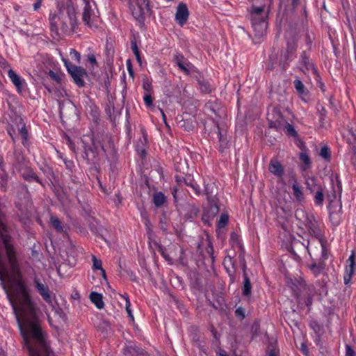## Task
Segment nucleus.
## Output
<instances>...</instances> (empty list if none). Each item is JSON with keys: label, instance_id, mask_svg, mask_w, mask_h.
Instances as JSON below:
<instances>
[{"label": "nucleus", "instance_id": "3c124183", "mask_svg": "<svg viewBox=\"0 0 356 356\" xmlns=\"http://www.w3.org/2000/svg\"><path fill=\"white\" fill-rule=\"evenodd\" d=\"M143 88L146 93H149L152 90V83L147 77L143 79Z\"/></svg>", "mask_w": 356, "mask_h": 356}, {"label": "nucleus", "instance_id": "e433bc0d", "mask_svg": "<svg viewBox=\"0 0 356 356\" xmlns=\"http://www.w3.org/2000/svg\"><path fill=\"white\" fill-rule=\"evenodd\" d=\"M307 188L313 193L317 191L318 187H321V185H318L314 178H309L306 181Z\"/></svg>", "mask_w": 356, "mask_h": 356}, {"label": "nucleus", "instance_id": "9b49d317", "mask_svg": "<svg viewBox=\"0 0 356 356\" xmlns=\"http://www.w3.org/2000/svg\"><path fill=\"white\" fill-rule=\"evenodd\" d=\"M219 212L218 200L213 202H208V207L204 209L202 220L204 224L209 225L210 221L217 216Z\"/></svg>", "mask_w": 356, "mask_h": 356}, {"label": "nucleus", "instance_id": "774afa93", "mask_svg": "<svg viewBox=\"0 0 356 356\" xmlns=\"http://www.w3.org/2000/svg\"><path fill=\"white\" fill-rule=\"evenodd\" d=\"M42 1L43 0H36L33 3V7L35 11H38L40 8Z\"/></svg>", "mask_w": 356, "mask_h": 356}, {"label": "nucleus", "instance_id": "bf43d9fd", "mask_svg": "<svg viewBox=\"0 0 356 356\" xmlns=\"http://www.w3.org/2000/svg\"><path fill=\"white\" fill-rule=\"evenodd\" d=\"M346 356H356L355 352L350 345H346Z\"/></svg>", "mask_w": 356, "mask_h": 356}, {"label": "nucleus", "instance_id": "393cba45", "mask_svg": "<svg viewBox=\"0 0 356 356\" xmlns=\"http://www.w3.org/2000/svg\"><path fill=\"white\" fill-rule=\"evenodd\" d=\"M152 202L156 207H161L166 202V197L162 192L155 193L153 194Z\"/></svg>", "mask_w": 356, "mask_h": 356}, {"label": "nucleus", "instance_id": "a878e982", "mask_svg": "<svg viewBox=\"0 0 356 356\" xmlns=\"http://www.w3.org/2000/svg\"><path fill=\"white\" fill-rule=\"evenodd\" d=\"M186 185L190 186L197 195H200L202 194L200 186L191 175H188V179H186Z\"/></svg>", "mask_w": 356, "mask_h": 356}, {"label": "nucleus", "instance_id": "473e14b6", "mask_svg": "<svg viewBox=\"0 0 356 356\" xmlns=\"http://www.w3.org/2000/svg\"><path fill=\"white\" fill-rule=\"evenodd\" d=\"M198 84L201 92L209 94L211 92V86L210 83L204 79H199Z\"/></svg>", "mask_w": 356, "mask_h": 356}, {"label": "nucleus", "instance_id": "2f4dec72", "mask_svg": "<svg viewBox=\"0 0 356 356\" xmlns=\"http://www.w3.org/2000/svg\"><path fill=\"white\" fill-rule=\"evenodd\" d=\"M50 222L52 227L56 229L57 232L62 233L64 232L63 227L60 220L55 216H51Z\"/></svg>", "mask_w": 356, "mask_h": 356}, {"label": "nucleus", "instance_id": "c03bdc74", "mask_svg": "<svg viewBox=\"0 0 356 356\" xmlns=\"http://www.w3.org/2000/svg\"><path fill=\"white\" fill-rule=\"evenodd\" d=\"M19 124L22 125L21 127H18L19 132L21 134L23 139L26 140L28 138V131L26 128L25 124L23 122V120L20 119Z\"/></svg>", "mask_w": 356, "mask_h": 356}, {"label": "nucleus", "instance_id": "c756f323", "mask_svg": "<svg viewBox=\"0 0 356 356\" xmlns=\"http://www.w3.org/2000/svg\"><path fill=\"white\" fill-rule=\"evenodd\" d=\"M243 277H244V282H243L242 294L244 296H248L250 295L251 290H252L250 280L249 277L248 276L247 273H244Z\"/></svg>", "mask_w": 356, "mask_h": 356}, {"label": "nucleus", "instance_id": "9d476101", "mask_svg": "<svg viewBox=\"0 0 356 356\" xmlns=\"http://www.w3.org/2000/svg\"><path fill=\"white\" fill-rule=\"evenodd\" d=\"M297 47V43L294 39L289 40L287 41L286 50L282 54V58L280 60L283 65V69H285L289 63L294 58Z\"/></svg>", "mask_w": 356, "mask_h": 356}, {"label": "nucleus", "instance_id": "37998d69", "mask_svg": "<svg viewBox=\"0 0 356 356\" xmlns=\"http://www.w3.org/2000/svg\"><path fill=\"white\" fill-rule=\"evenodd\" d=\"M47 74L49 76V77L52 80L56 81L57 83H58V84L61 83L63 74L60 72H54L53 70H49Z\"/></svg>", "mask_w": 356, "mask_h": 356}, {"label": "nucleus", "instance_id": "79ce46f5", "mask_svg": "<svg viewBox=\"0 0 356 356\" xmlns=\"http://www.w3.org/2000/svg\"><path fill=\"white\" fill-rule=\"evenodd\" d=\"M319 155L326 161H330L331 158L330 149L327 145H324L321 147Z\"/></svg>", "mask_w": 356, "mask_h": 356}, {"label": "nucleus", "instance_id": "7c9ffc66", "mask_svg": "<svg viewBox=\"0 0 356 356\" xmlns=\"http://www.w3.org/2000/svg\"><path fill=\"white\" fill-rule=\"evenodd\" d=\"M276 341L273 339L269 340L268 348L266 350L267 356H277L279 353V350L276 348Z\"/></svg>", "mask_w": 356, "mask_h": 356}, {"label": "nucleus", "instance_id": "58836bf2", "mask_svg": "<svg viewBox=\"0 0 356 356\" xmlns=\"http://www.w3.org/2000/svg\"><path fill=\"white\" fill-rule=\"evenodd\" d=\"M317 110H318V115L319 117L320 123L323 126L325 122V121L327 118V111H326L325 107L323 106L322 105H318Z\"/></svg>", "mask_w": 356, "mask_h": 356}, {"label": "nucleus", "instance_id": "338daca9", "mask_svg": "<svg viewBox=\"0 0 356 356\" xmlns=\"http://www.w3.org/2000/svg\"><path fill=\"white\" fill-rule=\"evenodd\" d=\"M64 163H65L66 168L67 170L72 171L74 166L73 161H69V160H64Z\"/></svg>", "mask_w": 356, "mask_h": 356}, {"label": "nucleus", "instance_id": "4c0bfd02", "mask_svg": "<svg viewBox=\"0 0 356 356\" xmlns=\"http://www.w3.org/2000/svg\"><path fill=\"white\" fill-rule=\"evenodd\" d=\"M131 49H132L134 55L136 56L138 63H139L140 65H141L142 59H141V56H140V53L139 51V49L138 48L137 43H136V41L135 39H134L131 41Z\"/></svg>", "mask_w": 356, "mask_h": 356}, {"label": "nucleus", "instance_id": "aec40b11", "mask_svg": "<svg viewBox=\"0 0 356 356\" xmlns=\"http://www.w3.org/2000/svg\"><path fill=\"white\" fill-rule=\"evenodd\" d=\"M217 129L220 143V150L223 152V150L228 147L229 140L227 139L225 131L221 130L218 125H217Z\"/></svg>", "mask_w": 356, "mask_h": 356}, {"label": "nucleus", "instance_id": "7ed1b4c3", "mask_svg": "<svg viewBox=\"0 0 356 356\" xmlns=\"http://www.w3.org/2000/svg\"><path fill=\"white\" fill-rule=\"evenodd\" d=\"M12 234V229L6 224V216L0 211V238L10 268L13 270H15L18 268V262Z\"/></svg>", "mask_w": 356, "mask_h": 356}, {"label": "nucleus", "instance_id": "4468645a", "mask_svg": "<svg viewBox=\"0 0 356 356\" xmlns=\"http://www.w3.org/2000/svg\"><path fill=\"white\" fill-rule=\"evenodd\" d=\"M188 16L189 12L186 5L184 3H180L177 7L176 22L179 26H183L186 23Z\"/></svg>", "mask_w": 356, "mask_h": 356}, {"label": "nucleus", "instance_id": "5701e85b", "mask_svg": "<svg viewBox=\"0 0 356 356\" xmlns=\"http://www.w3.org/2000/svg\"><path fill=\"white\" fill-rule=\"evenodd\" d=\"M214 188V184L213 183L204 185V191L208 202H213V201L218 200L216 193L213 191Z\"/></svg>", "mask_w": 356, "mask_h": 356}, {"label": "nucleus", "instance_id": "864d4df0", "mask_svg": "<svg viewBox=\"0 0 356 356\" xmlns=\"http://www.w3.org/2000/svg\"><path fill=\"white\" fill-rule=\"evenodd\" d=\"M207 252L209 254V256L211 259L212 263H213L215 261V257L213 255V247L212 243L209 241L208 242V247L207 248Z\"/></svg>", "mask_w": 356, "mask_h": 356}, {"label": "nucleus", "instance_id": "39448f33", "mask_svg": "<svg viewBox=\"0 0 356 356\" xmlns=\"http://www.w3.org/2000/svg\"><path fill=\"white\" fill-rule=\"evenodd\" d=\"M264 9L263 6L256 7L253 5L249 10L252 26L255 32V35L258 37L262 36L266 33L268 27L267 14Z\"/></svg>", "mask_w": 356, "mask_h": 356}, {"label": "nucleus", "instance_id": "de8ad7c7", "mask_svg": "<svg viewBox=\"0 0 356 356\" xmlns=\"http://www.w3.org/2000/svg\"><path fill=\"white\" fill-rule=\"evenodd\" d=\"M293 84L298 93L303 94L305 92V86L300 80L296 79Z\"/></svg>", "mask_w": 356, "mask_h": 356}, {"label": "nucleus", "instance_id": "4be33fe9", "mask_svg": "<svg viewBox=\"0 0 356 356\" xmlns=\"http://www.w3.org/2000/svg\"><path fill=\"white\" fill-rule=\"evenodd\" d=\"M90 298L91 302L95 305L97 309H102L104 308V303L101 293L92 291L90 294Z\"/></svg>", "mask_w": 356, "mask_h": 356}, {"label": "nucleus", "instance_id": "052dcab7", "mask_svg": "<svg viewBox=\"0 0 356 356\" xmlns=\"http://www.w3.org/2000/svg\"><path fill=\"white\" fill-rule=\"evenodd\" d=\"M235 314H236V316L237 317L241 318V319H243L245 316V309L241 307H239L236 309Z\"/></svg>", "mask_w": 356, "mask_h": 356}, {"label": "nucleus", "instance_id": "423d86ee", "mask_svg": "<svg viewBox=\"0 0 356 356\" xmlns=\"http://www.w3.org/2000/svg\"><path fill=\"white\" fill-rule=\"evenodd\" d=\"M83 1L85 6L83 10L82 19L85 24L89 27L97 28L99 14L96 3L94 1Z\"/></svg>", "mask_w": 356, "mask_h": 356}, {"label": "nucleus", "instance_id": "09e8293b", "mask_svg": "<svg viewBox=\"0 0 356 356\" xmlns=\"http://www.w3.org/2000/svg\"><path fill=\"white\" fill-rule=\"evenodd\" d=\"M92 268L94 270L102 269V262L100 259H98L95 255H92Z\"/></svg>", "mask_w": 356, "mask_h": 356}, {"label": "nucleus", "instance_id": "680f3d73", "mask_svg": "<svg viewBox=\"0 0 356 356\" xmlns=\"http://www.w3.org/2000/svg\"><path fill=\"white\" fill-rule=\"evenodd\" d=\"M188 175L183 176L181 175H175V178L176 181L179 184H181L182 183H184L186 184V179H188Z\"/></svg>", "mask_w": 356, "mask_h": 356}, {"label": "nucleus", "instance_id": "cd10ccee", "mask_svg": "<svg viewBox=\"0 0 356 356\" xmlns=\"http://www.w3.org/2000/svg\"><path fill=\"white\" fill-rule=\"evenodd\" d=\"M314 201L316 205L322 206L324 201V191L321 187H318L317 191L314 192Z\"/></svg>", "mask_w": 356, "mask_h": 356}, {"label": "nucleus", "instance_id": "a18cd8bd", "mask_svg": "<svg viewBox=\"0 0 356 356\" xmlns=\"http://www.w3.org/2000/svg\"><path fill=\"white\" fill-rule=\"evenodd\" d=\"M310 288H311V286H307L306 284L303 282H300L299 286L297 287V290L293 289L294 295L297 298H298L300 296L301 289H303L305 290L308 289V291H309ZM312 288H313V286H312Z\"/></svg>", "mask_w": 356, "mask_h": 356}, {"label": "nucleus", "instance_id": "49530a36", "mask_svg": "<svg viewBox=\"0 0 356 356\" xmlns=\"http://www.w3.org/2000/svg\"><path fill=\"white\" fill-rule=\"evenodd\" d=\"M142 218L143 219L144 224H145V225L146 227V229H147V234H152V224L150 222L149 219L147 216L145 212L144 213H142Z\"/></svg>", "mask_w": 356, "mask_h": 356}, {"label": "nucleus", "instance_id": "6e6d98bb", "mask_svg": "<svg viewBox=\"0 0 356 356\" xmlns=\"http://www.w3.org/2000/svg\"><path fill=\"white\" fill-rule=\"evenodd\" d=\"M159 224L161 226V229L163 232H166L168 230V222H167L166 217L165 216H163L162 218H160Z\"/></svg>", "mask_w": 356, "mask_h": 356}, {"label": "nucleus", "instance_id": "69168bd1", "mask_svg": "<svg viewBox=\"0 0 356 356\" xmlns=\"http://www.w3.org/2000/svg\"><path fill=\"white\" fill-rule=\"evenodd\" d=\"M127 70H128V72H129V75L134 78V70H133V68H132V65H131V60H127Z\"/></svg>", "mask_w": 356, "mask_h": 356}, {"label": "nucleus", "instance_id": "0eeeda50", "mask_svg": "<svg viewBox=\"0 0 356 356\" xmlns=\"http://www.w3.org/2000/svg\"><path fill=\"white\" fill-rule=\"evenodd\" d=\"M68 73L72 76L74 83L79 88L85 86V79L88 77L87 71L81 66L72 64L68 60L63 59Z\"/></svg>", "mask_w": 356, "mask_h": 356}, {"label": "nucleus", "instance_id": "20e7f679", "mask_svg": "<svg viewBox=\"0 0 356 356\" xmlns=\"http://www.w3.org/2000/svg\"><path fill=\"white\" fill-rule=\"evenodd\" d=\"M295 217L300 227H304L311 236L321 240L323 236L321 229L312 213H308L303 209L300 208L296 210Z\"/></svg>", "mask_w": 356, "mask_h": 356}, {"label": "nucleus", "instance_id": "c9c22d12", "mask_svg": "<svg viewBox=\"0 0 356 356\" xmlns=\"http://www.w3.org/2000/svg\"><path fill=\"white\" fill-rule=\"evenodd\" d=\"M346 140L348 144L353 145L351 148H352V150L353 151L354 154H355L356 153V147L355 146V144H356V135L353 132L352 129H350L348 131V136Z\"/></svg>", "mask_w": 356, "mask_h": 356}, {"label": "nucleus", "instance_id": "13d9d810", "mask_svg": "<svg viewBox=\"0 0 356 356\" xmlns=\"http://www.w3.org/2000/svg\"><path fill=\"white\" fill-rule=\"evenodd\" d=\"M52 308L55 310L56 314H57L59 316V317L61 318L64 321L67 320L66 315L61 308H56L55 306L54 307Z\"/></svg>", "mask_w": 356, "mask_h": 356}, {"label": "nucleus", "instance_id": "f03ea898", "mask_svg": "<svg viewBox=\"0 0 356 356\" xmlns=\"http://www.w3.org/2000/svg\"><path fill=\"white\" fill-rule=\"evenodd\" d=\"M76 9L71 1L60 7L56 15L50 17L51 31L59 35V30L63 34H71L76 26Z\"/></svg>", "mask_w": 356, "mask_h": 356}, {"label": "nucleus", "instance_id": "f257e3e1", "mask_svg": "<svg viewBox=\"0 0 356 356\" xmlns=\"http://www.w3.org/2000/svg\"><path fill=\"white\" fill-rule=\"evenodd\" d=\"M8 275V268L0 253V281L12 306L24 346L29 355H51L46 341V334L42 331L37 314V307L31 300L28 291L22 282H17L10 292L7 290L5 280Z\"/></svg>", "mask_w": 356, "mask_h": 356}, {"label": "nucleus", "instance_id": "72a5a7b5", "mask_svg": "<svg viewBox=\"0 0 356 356\" xmlns=\"http://www.w3.org/2000/svg\"><path fill=\"white\" fill-rule=\"evenodd\" d=\"M284 128L286 129V134L288 136L293 137L295 138H298V132L296 131L294 127L292 124L285 122Z\"/></svg>", "mask_w": 356, "mask_h": 356}, {"label": "nucleus", "instance_id": "c85d7f7f", "mask_svg": "<svg viewBox=\"0 0 356 356\" xmlns=\"http://www.w3.org/2000/svg\"><path fill=\"white\" fill-rule=\"evenodd\" d=\"M186 211H187L186 215L188 218H193L196 217L200 212L199 208L195 204H186Z\"/></svg>", "mask_w": 356, "mask_h": 356}, {"label": "nucleus", "instance_id": "2eb2a0df", "mask_svg": "<svg viewBox=\"0 0 356 356\" xmlns=\"http://www.w3.org/2000/svg\"><path fill=\"white\" fill-rule=\"evenodd\" d=\"M8 76L14 86L16 87L18 92L21 93L23 90L25 81L12 69H8Z\"/></svg>", "mask_w": 356, "mask_h": 356}, {"label": "nucleus", "instance_id": "4d7b16f0", "mask_svg": "<svg viewBox=\"0 0 356 356\" xmlns=\"http://www.w3.org/2000/svg\"><path fill=\"white\" fill-rule=\"evenodd\" d=\"M143 99L147 106L150 107L151 106H152L153 99L149 93H145L143 97Z\"/></svg>", "mask_w": 356, "mask_h": 356}, {"label": "nucleus", "instance_id": "ea45409f", "mask_svg": "<svg viewBox=\"0 0 356 356\" xmlns=\"http://www.w3.org/2000/svg\"><path fill=\"white\" fill-rule=\"evenodd\" d=\"M227 263H229L230 264V266L232 268H234V264L233 259L231 257H226L224 260V264H225V268H226L227 273H229V276L231 277L232 282H234V271H232L229 270V268L226 266Z\"/></svg>", "mask_w": 356, "mask_h": 356}, {"label": "nucleus", "instance_id": "6e6552de", "mask_svg": "<svg viewBox=\"0 0 356 356\" xmlns=\"http://www.w3.org/2000/svg\"><path fill=\"white\" fill-rule=\"evenodd\" d=\"M104 151V146L99 141L92 140L90 145H84V152L83 157L86 160L87 164L95 165L99 161V149Z\"/></svg>", "mask_w": 356, "mask_h": 356}, {"label": "nucleus", "instance_id": "ddd939ff", "mask_svg": "<svg viewBox=\"0 0 356 356\" xmlns=\"http://www.w3.org/2000/svg\"><path fill=\"white\" fill-rule=\"evenodd\" d=\"M341 209L342 206L340 201L334 202L332 200H330L328 209L330 211V218L333 224H339Z\"/></svg>", "mask_w": 356, "mask_h": 356}, {"label": "nucleus", "instance_id": "1a4fd4ad", "mask_svg": "<svg viewBox=\"0 0 356 356\" xmlns=\"http://www.w3.org/2000/svg\"><path fill=\"white\" fill-rule=\"evenodd\" d=\"M267 121L268 127L274 129L277 131H280L284 129V122H286L280 109L275 106H270L268 108Z\"/></svg>", "mask_w": 356, "mask_h": 356}, {"label": "nucleus", "instance_id": "603ef678", "mask_svg": "<svg viewBox=\"0 0 356 356\" xmlns=\"http://www.w3.org/2000/svg\"><path fill=\"white\" fill-rule=\"evenodd\" d=\"M70 55L72 59L76 60L77 63H81V54L76 49H71L70 51Z\"/></svg>", "mask_w": 356, "mask_h": 356}, {"label": "nucleus", "instance_id": "412c9836", "mask_svg": "<svg viewBox=\"0 0 356 356\" xmlns=\"http://www.w3.org/2000/svg\"><path fill=\"white\" fill-rule=\"evenodd\" d=\"M325 266V264L323 261H320L318 263L314 261L311 264L308 265V268L315 277H317L323 273Z\"/></svg>", "mask_w": 356, "mask_h": 356}, {"label": "nucleus", "instance_id": "8fccbe9b", "mask_svg": "<svg viewBox=\"0 0 356 356\" xmlns=\"http://www.w3.org/2000/svg\"><path fill=\"white\" fill-rule=\"evenodd\" d=\"M14 157L18 164L22 165L24 163V156L21 151L15 150Z\"/></svg>", "mask_w": 356, "mask_h": 356}, {"label": "nucleus", "instance_id": "5fc2aeb1", "mask_svg": "<svg viewBox=\"0 0 356 356\" xmlns=\"http://www.w3.org/2000/svg\"><path fill=\"white\" fill-rule=\"evenodd\" d=\"M123 298H124V300L126 301V311H127L129 316L133 318V315H132L131 311L130 309L131 303L129 301V296H127V294H125L124 296H123Z\"/></svg>", "mask_w": 356, "mask_h": 356}, {"label": "nucleus", "instance_id": "bb28decb", "mask_svg": "<svg viewBox=\"0 0 356 356\" xmlns=\"http://www.w3.org/2000/svg\"><path fill=\"white\" fill-rule=\"evenodd\" d=\"M292 189L293 191V195L298 202H302L304 200V195L301 187L295 179L292 184Z\"/></svg>", "mask_w": 356, "mask_h": 356}, {"label": "nucleus", "instance_id": "0e129e2a", "mask_svg": "<svg viewBox=\"0 0 356 356\" xmlns=\"http://www.w3.org/2000/svg\"><path fill=\"white\" fill-rule=\"evenodd\" d=\"M0 66L4 70H7L8 71V69H11L10 64L3 58L0 60Z\"/></svg>", "mask_w": 356, "mask_h": 356}, {"label": "nucleus", "instance_id": "b1692460", "mask_svg": "<svg viewBox=\"0 0 356 356\" xmlns=\"http://www.w3.org/2000/svg\"><path fill=\"white\" fill-rule=\"evenodd\" d=\"M22 176L24 178V179H25L27 181H35L37 183L40 184L41 186H43V183L41 181V179L31 169H29L26 172H23Z\"/></svg>", "mask_w": 356, "mask_h": 356}, {"label": "nucleus", "instance_id": "a19ab883", "mask_svg": "<svg viewBox=\"0 0 356 356\" xmlns=\"http://www.w3.org/2000/svg\"><path fill=\"white\" fill-rule=\"evenodd\" d=\"M229 222V216L227 213H222L218 221L217 227L218 229L224 228Z\"/></svg>", "mask_w": 356, "mask_h": 356}, {"label": "nucleus", "instance_id": "f8f14e48", "mask_svg": "<svg viewBox=\"0 0 356 356\" xmlns=\"http://www.w3.org/2000/svg\"><path fill=\"white\" fill-rule=\"evenodd\" d=\"M34 284L35 287L38 290V293L44 300V301L51 305L52 307H54V300L52 296H51L49 289L47 286L42 283L40 280L37 277L34 278Z\"/></svg>", "mask_w": 356, "mask_h": 356}, {"label": "nucleus", "instance_id": "6ab92c4d", "mask_svg": "<svg viewBox=\"0 0 356 356\" xmlns=\"http://www.w3.org/2000/svg\"><path fill=\"white\" fill-rule=\"evenodd\" d=\"M300 62L307 70H312L314 74L318 75L317 69L309 60V51L305 50L302 52Z\"/></svg>", "mask_w": 356, "mask_h": 356}, {"label": "nucleus", "instance_id": "a211bd4d", "mask_svg": "<svg viewBox=\"0 0 356 356\" xmlns=\"http://www.w3.org/2000/svg\"><path fill=\"white\" fill-rule=\"evenodd\" d=\"M269 171L275 176L281 177L284 173V167L276 159H272L268 166Z\"/></svg>", "mask_w": 356, "mask_h": 356}, {"label": "nucleus", "instance_id": "dca6fc26", "mask_svg": "<svg viewBox=\"0 0 356 356\" xmlns=\"http://www.w3.org/2000/svg\"><path fill=\"white\" fill-rule=\"evenodd\" d=\"M347 262L348 263V265L346 266V273L343 276L345 284H348L350 282L352 276L355 272V263L354 253H352V254L349 257L348 259L347 260Z\"/></svg>", "mask_w": 356, "mask_h": 356}, {"label": "nucleus", "instance_id": "e2e57ef3", "mask_svg": "<svg viewBox=\"0 0 356 356\" xmlns=\"http://www.w3.org/2000/svg\"><path fill=\"white\" fill-rule=\"evenodd\" d=\"M181 127H184L187 131L192 130L194 128L192 122H189L188 120H184Z\"/></svg>", "mask_w": 356, "mask_h": 356}, {"label": "nucleus", "instance_id": "f3484780", "mask_svg": "<svg viewBox=\"0 0 356 356\" xmlns=\"http://www.w3.org/2000/svg\"><path fill=\"white\" fill-rule=\"evenodd\" d=\"M174 62L178 66V67L182 70L186 74H190L189 67L190 63L186 62L184 56L181 54H176L173 58Z\"/></svg>", "mask_w": 356, "mask_h": 356}, {"label": "nucleus", "instance_id": "f704fd0d", "mask_svg": "<svg viewBox=\"0 0 356 356\" xmlns=\"http://www.w3.org/2000/svg\"><path fill=\"white\" fill-rule=\"evenodd\" d=\"M300 159L304 164V166L302 167L303 170H306L311 167V160L306 152H300Z\"/></svg>", "mask_w": 356, "mask_h": 356}]
</instances>
